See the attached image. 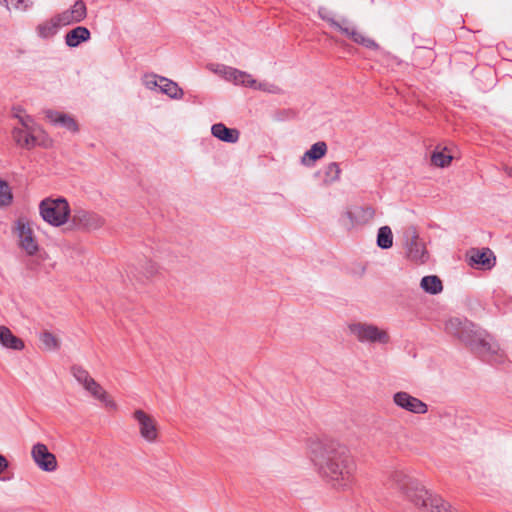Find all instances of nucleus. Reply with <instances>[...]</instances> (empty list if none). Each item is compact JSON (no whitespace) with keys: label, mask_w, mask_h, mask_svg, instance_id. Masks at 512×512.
Listing matches in <instances>:
<instances>
[{"label":"nucleus","mask_w":512,"mask_h":512,"mask_svg":"<svg viewBox=\"0 0 512 512\" xmlns=\"http://www.w3.org/2000/svg\"><path fill=\"white\" fill-rule=\"evenodd\" d=\"M375 216L371 206H355L346 210L340 217L341 224L348 230L369 223Z\"/></svg>","instance_id":"10"},{"label":"nucleus","mask_w":512,"mask_h":512,"mask_svg":"<svg viewBox=\"0 0 512 512\" xmlns=\"http://www.w3.org/2000/svg\"><path fill=\"white\" fill-rule=\"evenodd\" d=\"M87 16V7L82 0L76 1L69 9L56 15L58 24L68 26L83 21Z\"/></svg>","instance_id":"15"},{"label":"nucleus","mask_w":512,"mask_h":512,"mask_svg":"<svg viewBox=\"0 0 512 512\" xmlns=\"http://www.w3.org/2000/svg\"><path fill=\"white\" fill-rule=\"evenodd\" d=\"M420 286L425 292L432 295L438 294L443 290L440 278L435 275L423 277Z\"/></svg>","instance_id":"26"},{"label":"nucleus","mask_w":512,"mask_h":512,"mask_svg":"<svg viewBox=\"0 0 512 512\" xmlns=\"http://www.w3.org/2000/svg\"><path fill=\"white\" fill-rule=\"evenodd\" d=\"M60 27L61 25L58 24L57 17L54 16L50 20L39 24L37 26V33L39 37L47 39L54 36Z\"/></svg>","instance_id":"25"},{"label":"nucleus","mask_w":512,"mask_h":512,"mask_svg":"<svg viewBox=\"0 0 512 512\" xmlns=\"http://www.w3.org/2000/svg\"><path fill=\"white\" fill-rule=\"evenodd\" d=\"M320 18L328 22L333 28L344 34L350 40L359 44L365 48H378V44L371 38L365 36L347 19L335 20L331 16V12L324 7H321L318 11Z\"/></svg>","instance_id":"6"},{"label":"nucleus","mask_w":512,"mask_h":512,"mask_svg":"<svg viewBox=\"0 0 512 512\" xmlns=\"http://www.w3.org/2000/svg\"><path fill=\"white\" fill-rule=\"evenodd\" d=\"M0 343L3 347L13 350H22L25 346L24 342L6 326H0Z\"/></svg>","instance_id":"22"},{"label":"nucleus","mask_w":512,"mask_h":512,"mask_svg":"<svg viewBox=\"0 0 512 512\" xmlns=\"http://www.w3.org/2000/svg\"><path fill=\"white\" fill-rule=\"evenodd\" d=\"M349 331L361 343L387 344L390 341V336L387 331L380 329L373 324L361 322L353 323L349 325Z\"/></svg>","instance_id":"7"},{"label":"nucleus","mask_w":512,"mask_h":512,"mask_svg":"<svg viewBox=\"0 0 512 512\" xmlns=\"http://www.w3.org/2000/svg\"><path fill=\"white\" fill-rule=\"evenodd\" d=\"M327 152V145L323 141L314 143L311 148L304 153L301 162L304 165H309L308 161H316L321 159Z\"/></svg>","instance_id":"24"},{"label":"nucleus","mask_w":512,"mask_h":512,"mask_svg":"<svg viewBox=\"0 0 512 512\" xmlns=\"http://www.w3.org/2000/svg\"><path fill=\"white\" fill-rule=\"evenodd\" d=\"M133 417L138 423L140 436L149 443L156 442L158 428L155 419L141 409L135 410Z\"/></svg>","instance_id":"12"},{"label":"nucleus","mask_w":512,"mask_h":512,"mask_svg":"<svg viewBox=\"0 0 512 512\" xmlns=\"http://www.w3.org/2000/svg\"><path fill=\"white\" fill-rule=\"evenodd\" d=\"M7 467H8L7 459L3 455H0V473H2Z\"/></svg>","instance_id":"39"},{"label":"nucleus","mask_w":512,"mask_h":512,"mask_svg":"<svg viewBox=\"0 0 512 512\" xmlns=\"http://www.w3.org/2000/svg\"><path fill=\"white\" fill-rule=\"evenodd\" d=\"M71 372L75 379L82 385L88 384L89 380L92 379V377L89 375L88 371L82 368L81 366H73L71 368Z\"/></svg>","instance_id":"34"},{"label":"nucleus","mask_w":512,"mask_h":512,"mask_svg":"<svg viewBox=\"0 0 512 512\" xmlns=\"http://www.w3.org/2000/svg\"><path fill=\"white\" fill-rule=\"evenodd\" d=\"M377 246L381 249H389L393 246V234L389 226H382L377 233Z\"/></svg>","instance_id":"27"},{"label":"nucleus","mask_w":512,"mask_h":512,"mask_svg":"<svg viewBox=\"0 0 512 512\" xmlns=\"http://www.w3.org/2000/svg\"><path fill=\"white\" fill-rule=\"evenodd\" d=\"M91 33L84 26H77L66 33L65 35V43L69 47H77L82 42H86L90 39Z\"/></svg>","instance_id":"21"},{"label":"nucleus","mask_w":512,"mask_h":512,"mask_svg":"<svg viewBox=\"0 0 512 512\" xmlns=\"http://www.w3.org/2000/svg\"><path fill=\"white\" fill-rule=\"evenodd\" d=\"M152 78V80H146V86L150 89L154 87H159V79L157 80V76L153 75Z\"/></svg>","instance_id":"38"},{"label":"nucleus","mask_w":512,"mask_h":512,"mask_svg":"<svg viewBox=\"0 0 512 512\" xmlns=\"http://www.w3.org/2000/svg\"><path fill=\"white\" fill-rule=\"evenodd\" d=\"M503 170H504V172L507 174V176H509L510 178H512V167L505 165V166L503 167Z\"/></svg>","instance_id":"41"},{"label":"nucleus","mask_w":512,"mask_h":512,"mask_svg":"<svg viewBox=\"0 0 512 512\" xmlns=\"http://www.w3.org/2000/svg\"><path fill=\"white\" fill-rule=\"evenodd\" d=\"M157 271H158L157 265L152 261H148L145 266L144 276H145V278L148 279V278L152 277L153 275H155L157 273Z\"/></svg>","instance_id":"36"},{"label":"nucleus","mask_w":512,"mask_h":512,"mask_svg":"<svg viewBox=\"0 0 512 512\" xmlns=\"http://www.w3.org/2000/svg\"><path fill=\"white\" fill-rule=\"evenodd\" d=\"M310 459L318 474L336 489L354 483L356 462L350 450L336 441H318L310 447Z\"/></svg>","instance_id":"1"},{"label":"nucleus","mask_w":512,"mask_h":512,"mask_svg":"<svg viewBox=\"0 0 512 512\" xmlns=\"http://www.w3.org/2000/svg\"><path fill=\"white\" fill-rule=\"evenodd\" d=\"M403 240L407 258L416 263H425L428 259V254L414 226H409L404 230Z\"/></svg>","instance_id":"8"},{"label":"nucleus","mask_w":512,"mask_h":512,"mask_svg":"<svg viewBox=\"0 0 512 512\" xmlns=\"http://www.w3.org/2000/svg\"><path fill=\"white\" fill-rule=\"evenodd\" d=\"M445 330L483 357L498 352V344L492 337L467 319L451 318L445 323Z\"/></svg>","instance_id":"3"},{"label":"nucleus","mask_w":512,"mask_h":512,"mask_svg":"<svg viewBox=\"0 0 512 512\" xmlns=\"http://www.w3.org/2000/svg\"><path fill=\"white\" fill-rule=\"evenodd\" d=\"M71 225L76 230L92 231L101 228L105 220L99 214L76 207L71 211Z\"/></svg>","instance_id":"9"},{"label":"nucleus","mask_w":512,"mask_h":512,"mask_svg":"<svg viewBox=\"0 0 512 512\" xmlns=\"http://www.w3.org/2000/svg\"><path fill=\"white\" fill-rule=\"evenodd\" d=\"M159 88L161 92L172 99H181L184 95L183 90L176 82L165 77H159Z\"/></svg>","instance_id":"23"},{"label":"nucleus","mask_w":512,"mask_h":512,"mask_svg":"<svg viewBox=\"0 0 512 512\" xmlns=\"http://www.w3.org/2000/svg\"><path fill=\"white\" fill-rule=\"evenodd\" d=\"M48 255L47 253H40L38 256H37V259H33V260H30L28 263H27V267L31 270H35L36 269V266L38 265V261L39 260H45L47 259Z\"/></svg>","instance_id":"37"},{"label":"nucleus","mask_w":512,"mask_h":512,"mask_svg":"<svg viewBox=\"0 0 512 512\" xmlns=\"http://www.w3.org/2000/svg\"><path fill=\"white\" fill-rule=\"evenodd\" d=\"M31 456L35 464L41 470L46 472H53L57 469V459L53 453L49 452L45 444L36 443L33 445Z\"/></svg>","instance_id":"14"},{"label":"nucleus","mask_w":512,"mask_h":512,"mask_svg":"<svg viewBox=\"0 0 512 512\" xmlns=\"http://www.w3.org/2000/svg\"><path fill=\"white\" fill-rule=\"evenodd\" d=\"M15 231L20 248L30 256L35 255L39 251V245L34 236L30 222L25 218H19L15 222Z\"/></svg>","instance_id":"11"},{"label":"nucleus","mask_w":512,"mask_h":512,"mask_svg":"<svg viewBox=\"0 0 512 512\" xmlns=\"http://www.w3.org/2000/svg\"><path fill=\"white\" fill-rule=\"evenodd\" d=\"M370 49L378 52L377 60L381 64H383L387 67L393 68V67L399 66L401 64V60L397 56L391 54L390 52H388L384 49H381L379 45H378V48H370Z\"/></svg>","instance_id":"28"},{"label":"nucleus","mask_w":512,"mask_h":512,"mask_svg":"<svg viewBox=\"0 0 512 512\" xmlns=\"http://www.w3.org/2000/svg\"><path fill=\"white\" fill-rule=\"evenodd\" d=\"M254 90H260L271 94H280L282 92L281 88L270 82H258L256 80V84L252 87Z\"/></svg>","instance_id":"35"},{"label":"nucleus","mask_w":512,"mask_h":512,"mask_svg":"<svg viewBox=\"0 0 512 512\" xmlns=\"http://www.w3.org/2000/svg\"><path fill=\"white\" fill-rule=\"evenodd\" d=\"M94 398L101 401L105 407L116 409V403L110 399L106 391L98 384L93 378L89 380L88 384L83 386Z\"/></svg>","instance_id":"19"},{"label":"nucleus","mask_w":512,"mask_h":512,"mask_svg":"<svg viewBox=\"0 0 512 512\" xmlns=\"http://www.w3.org/2000/svg\"><path fill=\"white\" fill-rule=\"evenodd\" d=\"M452 161V156L444 151H434L431 155V162L437 167H446Z\"/></svg>","instance_id":"33"},{"label":"nucleus","mask_w":512,"mask_h":512,"mask_svg":"<svg viewBox=\"0 0 512 512\" xmlns=\"http://www.w3.org/2000/svg\"><path fill=\"white\" fill-rule=\"evenodd\" d=\"M340 167L338 163L331 162L325 167V183H332L339 179L340 177Z\"/></svg>","instance_id":"31"},{"label":"nucleus","mask_w":512,"mask_h":512,"mask_svg":"<svg viewBox=\"0 0 512 512\" xmlns=\"http://www.w3.org/2000/svg\"><path fill=\"white\" fill-rule=\"evenodd\" d=\"M0 4H3L8 10L13 8L17 11H26L32 2L29 0H0Z\"/></svg>","instance_id":"32"},{"label":"nucleus","mask_w":512,"mask_h":512,"mask_svg":"<svg viewBox=\"0 0 512 512\" xmlns=\"http://www.w3.org/2000/svg\"><path fill=\"white\" fill-rule=\"evenodd\" d=\"M470 265L478 269L490 270L495 266L496 257L489 248L473 249L469 255Z\"/></svg>","instance_id":"16"},{"label":"nucleus","mask_w":512,"mask_h":512,"mask_svg":"<svg viewBox=\"0 0 512 512\" xmlns=\"http://www.w3.org/2000/svg\"><path fill=\"white\" fill-rule=\"evenodd\" d=\"M212 135L227 143H236L239 139V131L226 127L223 123H216L211 127Z\"/></svg>","instance_id":"20"},{"label":"nucleus","mask_w":512,"mask_h":512,"mask_svg":"<svg viewBox=\"0 0 512 512\" xmlns=\"http://www.w3.org/2000/svg\"><path fill=\"white\" fill-rule=\"evenodd\" d=\"M393 403L400 409L414 414H425L428 411L426 403L405 391L396 392L393 395Z\"/></svg>","instance_id":"13"},{"label":"nucleus","mask_w":512,"mask_h":512,"mask_svg":"<svg viewBox=\"0 0 512 512\" xmlns=\"http://www.w3.org/2000/svg\"><path fill=\"white\" fill-rule=\"evenodd\" d=\"M18 122L12 130V139L21 149L32 150L36 147L50 148L52 139L44 129L28 114H15Z\"/></svg>","instance_id":"4"},{"label":"nucleus","mask_w":512,"mask_h":512,"mask_svg":"<svg viewBox=\"0 0 512 512\" xmlns=\"http://www.w3.org/2000/svg\"><path fill=\"white\" fill-rule=\"evenodd\" d=\"M39 338L45 350L54 351L59 348V340L52 333L42 332Z\"/></svg>","instance_id":"30"},{"label":"nucleus","mask_w":512,"mask_h":512,"mask_svg":"<svg viewBox=\"0 0 512 512\" xmlns=\"http://www.w3.org/2000/svg\"><path fill=\"white\" fill-rule=\"evenodd\" d=\"M393 486L399 490L420 512H456L441 496L431 493L415 478L404 471L391 475Z\"/></svg>","instance_id":"2"},{"label":"nucleus","mask_w":512,"mask_h":512,"mask_svg":"<svg viewBox=\"0 0 512 512\" xmlns=\"http://www.w3.org/2000/svg\"><path fill=\"white\" fill-rule=\"evenodd\" d=\"M224 78L228 81H232L236 85H242L252 89L256 84V79L245 71L238 70L236 68H223Z\"/></svg>","instance_id":"18"},{"label":"nucleus","mask_w":512,"mask_h":512,"mask_svg":"<svg viewBox=\"0 0 512 512\" xmlns=\"http://www.w3.org/2000/svg\"><path fill=\"white\" fill-rule=\"evenodd\" d=\"M45 117L53 124L64 127L68 131L76 133L79 131V126L76 120L69 114L62 113L56 110H46Z\"/></svg>","instance_id":"17"},{"label":"nucleus","mask_w":512,"mask_h":512,"mask_svg":"<svg viewBox=\"0 0 512 512\" xmlns=\"http://www.w3.org/2000/svg\"><path fill=\"white\" fill-rule=\"evenodd\" d=\"M71 208L64 197H47L39 203V214L43 221L53 227L66 224L71 216Z\"/></svg>","instance_id":"5"},{"label":"nucleus","mask_w":512,"mask_h":512,"mask_svg":"<svg viewBox=\"0 0 512 512\" xmlns=\"http://www.w3.org/2000/svg\"><path fill=\"white\" fill-rule=\"evenodd\" d=\"M13 201V193L7 181L0 179V208L11 205Z\"/></svg>","instance_id":"29"},{"label":"nucleus","mask_w":512,"mask_h":512,"mask_svg":"<svg viewBox=\"0 0 512 512\" xmlns=\"http://www.w3.org/2000/svg\"><path fill=\"white\" fill-rule=\"evenodd\" d=\"M223 68H229V67H228V66H225V65H217V68H216V69H214L213 71H214L215 73H218V74H221V75H223V76H224V70H223Z\"/></svg>","instance_id":"40"}]
</instances>
